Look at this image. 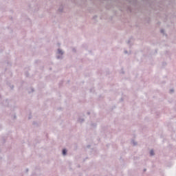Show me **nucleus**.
<instances>
[{"label": "nucleus", "instance_id": "4", "mask_svg": "<svg viewBox=\"0 0 176 176\" xmlns=\"http://www.w3.org/2000/svg\"><path fill=\"white\" fill-rule=\"evenodd\" d=\"M161 32H163V30H161Z\"/></svg>", "mask_w": 176, "mask_h": 176}, {"label": "nucleus", "instance_id": "2", "mask_svg": "<svg viewBox=\"0 0 176 176\" xmlns=\"http://www.w3.org/2000/svg\"><path fill=\"white\" fill-rule=\"evenodd\" d=\"M150 155H151V156H153V155H155V153L153 152V150H151V151H150Z\"/></svg>", "mask_w": 176, "mask_h": 176}, {"label": "nucleus", "instance_id": "1", "mask_svg": "<svg viewBox=\"0 0 176 176\" xmlns=\"http://www.w3.org/2000/svg\"><path fill=\"white\" fill-rule=\"evenodd\" d=\"M63 155H67V150L66 149L63 150Z\"/></svg>", "mask_w": 176, "mask_h": 176}, {"label": "nucleus", "instance_id": "3", "mask_svg": "<svg viewBox=\"0 0 176 176\" xmlns=\"http://www.w3.org/2000/svg\"><path fill=\"white\" fill-rule=\"evenodd\" d=\"M58 52H59L60 54H63V52H61V51L58 50Z\"/></svg>", "mask_w": 176, "mask_h": 176}]
</instances>
